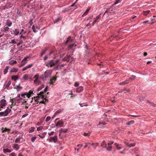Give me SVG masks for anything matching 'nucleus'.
<instances>
[{
    "instance_id": "nucleus-3",
    "label": "nucleus",
    "mask_w": 156,
    "mask_h": 156,
    "mask_svg": "<svg viewBox=\"0 0 156 156\" xmlns=\"http://www.w3.org/2000/svg\"><path fill=\"white\" fill-rule=\"evenodd\" d=\"M64 124V122L62 119H61L58 121L56 123V126L61 127L63 126Z\"/></svg>"
},
{
    "instance_id": "nucleus-64",
    "label": "nucleus",
    "mask_w": 156,
    "mask_h": 156,
    "mask_svg": "<svg viewBox=\"0 0 156 156\" xmlns=\"http://www.w3.org/2000/svg\"><path fill=\"white\" fill-rule=\"evenodd\" d=\"M79 83L77 82L75 83L74 85V86L76 87H78L79 86Z\"/></svg>"
},
{
    "instance_id": "nucleus-5",
    "label": "nucleus",
    "mask_w": 156,
    "mask_h": 156,
    "mask_svg": "<svg viewBox=\"0 0 156 156\" xmlns=\"http://www.w3.org/2000/svg\"><path fill=\"white\" fill-rule=\"evenodd\" d=\"M57 79L56 76H54L50 80L49 84L50 85H53L54 83L55 82Z\"/></svg>"
},
{
    "instance_id": "nucleus-50",
    "label": "nucleus",
    "mask_w": 156,
    "mask_h": 156,
    "mask_svg": "<svg viewBox=\"0 0 156 156\" xmlns=\"http://www.w3.org/2000/svg\"><path fill=\"white\" fill-rule=\"evenodd\" d=\"M20 41L17 44V46H19L20 44H22L23 43V42L22 41L23 40L20 39Z\"/></svg>"
},
{
    "instance_id": "nucleus-24",
    "label": "nucleus",
    "mask_w": 156,
    "mask_h": 156,
    "mask_svg": "<svg viewBox=\"0 0 156 156\" xmlns=\"http://www.w3.org/2000/svg\"><path fill=\"white\" fill-rule=\"evenodd\" d=\"M68 130V129H64L63 128H61L59 130L60 132H63L64 133H66Z\"/></svg>"
},
{
    "instance_id": "nucleus-25",
    "label": "nucleus",
    "mask_w": 156,
    "mask_h": 156,
    "mask_svg": "<svg viewBox=\"0 0 156 156\" xmlns=\"http://www.w3.org/2000/svg\"><path fill=\"white\" fill-rule=\"evenodd\" d=\"M49 74L47 72V71H46L44 74V76L45 77H48L49 76Z\"/></svg>"
},
{
    "instance_id": "nucleus-59",
    "label": "nucleus",
    "mask_w": 156,
    "mask_h": 156,
    "mask_svg": "<svg viewBox=\"0 0 156 156\" xmlns=\"http://www.w3.org/2000/svg\"><path fill=\"white\" fill-rule=\"evenodd\" d=\"M60 20V19L59 18H58L57 19H56L54 22V23H57L58 22L59 20Z\"/></svg>"
},
{
    "instance_id": "nucleus-46",
    "label": "nucleus",
    "mask_w": 156,
    "mask_h": 156,
    "mask_svg": "<svg viewBox=\"0 0 156 156\" xmlns=\"http://www.w3.org/2000/svg\"><path fill=\"white\" fill-rule=\"evenodd\" d=\"M43 128V127L42 126H41L37 127V131H39L42 129Z\"/></svg>"
},
{
    "instance_id": "nucleus-13",
    "label": "nucleus",
    "mask_w": 156,
    "mask_h": 156,
    "mask_svg": "<svg viewBox=\"0 0 156 156\" xmlns=\"http://www.w3.org/2000/svg\"><path fill=\"white\" fill-rule=\"evenodd\" d=\"M33 65L32 64H30V65H28L26 67L23 68L22 69V71H24L27 70L28 69L31 67H32V66H33Z\"/></svg>"
},
{
    "instance_id": "nucleus-17",
    "label": "nucleus",
    "mask_w": 156,
    "mask_h": 156,
    "mask_svg": "<svg viewBox=\"0 0 156 156\" xmlns=\"http://www.w3.org/2000/svg\"><path fill=\"white\" fill-rule=\"evenodd\" d=\"M90 8L89 7H88V9H87L86 10L85 12L83 13V14L82 15V16H84L86 15H87V13H88L89 10H90Z\"/></svg>"
},
{
    "instance_id": "nucleus-31",
    "label": "nucleus",
    "mask_w": 156,
    "mask_h": 156,
    "mask_svg": "<svg viewBox=\"0 0 156 156\" xmlns=\"http://www.w3.org/2000/svg\"><path fill=\"white\" fill-rule=\"evenodd\" d=\"M150 12V10H147L143 11V14L144 15L146 16Z\"/></svg>"
},
{
    "instance_id": "nucleus-23",
    "label": "nucleus",
    "mask_w": 156,
    "mask_h": 156,
    "mask_svg": "<svg viewBox=\"0 0 156 156\" xmlns=\"http://www.w3.org/2000/svg\"><path fill=\"white\" fill-rule=\"evenodd\" d=\"M46 98V95L45 98L43 99V100H44L45 101H44V100H43V101H41V102H40V103L44 104H45V102H48V100Z\"/></svg>"
},
{
    "instance_id": "nucleus-41",
    "label": "nucleus",
    "mask_w": 156,
    "mask_h": 156,
    "mask_svg": "<svg viewBox=\"0 0 156 156\" xmlns=\"http://www.w3.org/2000/svg\"><path fill=\"white\" fill-rule=\"evenodd\" d=\"M37 137L36 136H33L31 139V141L32 142H34V141H35V140L36 139Z\"/></svg>"
},
{
    "instance_id": "nucleus-52",
    "label": "nucleus",
    "mask_w": 156,
    "mask_h": 156,
    "mask_svg": "<svg viewBox=\"0 0 156 156\" xmlns=\"http://www.w3.org/2000/svg\"><path fill=\"white\" fill-rule=\"evenodd\" d=\"M10 43H11L12 44H15L16 43V42L15 39L12 40L11 41V42H10Z\"/></svg>"
},
{
    "instance_id": "nucleus-34",
    "label": "nucleus",
    "mask_w": 156,
    "mask_h": 156,
    "mask_svg": "<svg viewBox=\"0 0 156 156\" xmlns=\"http://www.w3.org/2000/svg\"><path fill=\"white\" fill-rule=\"evenodd\" d=\"M135 144H133H133H132V143H130V144L127 143V146H128L129 147H133V146H135Z\"/></svg>"
},
{
    "instance_id": "nucleus-7",
    "label": "nucleus",
    "mask_w": 156,
    "mask_h": 156,
    "mask_svg": "<svg viewBox=\"0 0 156 156\" xmlns=\"http://www.w3.org/2000/svg\"><path fill=\"white\" fill-rule=\"evenodd\" d=\"M6 102V100L4 99L0 101V105H1V107L2 108L3 106L5 105Z\"/></svg>"
},
{
    "instance_id": "nucleus-53",
    "label": "nucleus",
    "mask_w": 156,
    "mask_h": 156,
    "mask_svg": "<svg viewBox=\"0 0 156 156\" xmlns=\"http://www.w3.org/2000/svg\"><path fill=\"white\" fill-rule=\"evenodd\" d=\"M11 82L9 81L8 82V83L6 84V87L8 88L9 87L10 84H11Z\"/></svg>"
},
{
    "instance_id": "nucleus-21",
    "label": "nucleus",
    "mask_w": 156,
    "mask_h": 156,
    "mask_svg": "<svg viewBox=\"0 0 156 156\" xmlns=\"http://www.w3.org/2000/svg\"><path fill=\"white\" fill-rule=\"evenodd\" d=\"M19 78V77L17 76H12V79L14 81H16L18 80Z\"/></svg>"
},
{
    "instance_id": "nucleus-48",
    "label": "nucleus",
    "mask_w": 156,
    "mask_h": 156,
    "mask_svg": "<svg viewBox=\"0 0 156 156\" xmlns=\"http://www.w3.org/2000/svg\"><path fill=\"white\" fill-rule=\"evenodd\" d=\"M20 34L21 35V36H20L21 39L22 38H23L24 39L26 38L25 36H23V34H22V32L20 33Z\"/></svg>"
},
{
    "instance_id": "nucleus-9",
    "label": "nucleus",
    "mask_w": 156,
    "mask_h": 156,
    "mask_svg": "<svg viewBox=\"0 0 156 156\" xmlns=\"http://www.w3.org/2000/svg\"><path fill=\"white\" fill-rule=\"evenodd\" d=\"M28 58V57H26L22 60L21 65L20 66L24 65L27 63V59Z\"/></svg>"
},
{
    "instance_id": "nucleus-27",
    "label": "nucleus",
    "mask_w": 156,
    "mask_h": 156,
    "mask_svg": "<svg viewBox=\"0 0 156 156\" xmlns=\"http://www.w3.org/2000/svg\"><path fill=\"white\" fill-rule=\"evenodd\" d=\"M48 49V48H46L42 51L41 54V56H42L45 53V52Z\"/></svg>"
},
{
    "instance_id": "nucleus-40",
    "label": "nucleus",
    "mask_w": 156,
    "mask_h": 156,
    "mask_svg": "<svg viewBox=\"0 0 156 156\" xmlns=\"http://www.w3.org/2000/svg\"><path fill=\"white\" fill-rule=\"evenodd\" d=\"M11 152V151L8 149H4V153H6L7 152L10 153Z\"/></svg>"
},
{
    "instance_id": "nucleus-62",
    "label": "nucleus",
    "mask_w": 156,
    "mask_h": 156,
    "mask_svg": "<svg viewBox=\"0 0 156 156\" xmlns=\"http://www.w3.org/2000/svg\"><path fill=\"white\" fill-rule=\"evenodd\" d=\"M32 29L33 31L34 32H36V30H35V27H34V25H33L32 26Z\"/></svg>"
},
{
    "instance_id": "nucleus-18",
    "label": "nucleus",
    "mask_w": 156,
    "mask_h": 156,
    "mask_svg": "<svg viewBox=\"0 0 156 156\" xmlns=\"http://www.w3.org/2000/svg\"><path fill=\"white\" fill-rule=\"evenodd\" d=\"M100 15H98L96 17L95 19L94 20L93 22V23H92V25L93 26L94 24L97 21V20L98 19H99L100 18Z\"/></svg>"
},
{
    "instance_id": "nucleus-54",
    "label": "nucleus",
    "mask_w": 156,
    "mask_h": 156,
    "mask_svg": "<svg viewBox=\"0 0 156 156\" xmlns=\"http://www.w3.org/2000/svg\"><path fill=\"white\" fill-rule=\"evenodd\" d=\"M110 9H107L105 12L104 13V15H105V13H110L111 12H110Z\"/></svg>"
},
{
    "instance_id": "nucleus-19",
    "label": "nucleus",
    "mask_w": 156,
    "mask_h": 156,
    "mask_svg": "<svg viewBox=\"0 0 156 156\" xmlns=\"http://www.w3.org/2000/svg\"><path fill=\"white\" fill-rule=\"evenodd\" d=\"M13 148L16 151L18 150L19 149V147L17 144H14L13 146Z\"/></svg>"
},
{
    "instance_id": "nucleus-47",
    "label": "nucleus",
    "mask_w": 156,
    "mask_h": 156,
    "mask_svg": "<svg viewBox=\"0 0 156 156\" xmlns=\"http://www.w3.org/2000/svg\"><path fill=\"white\" fill-rule=\"evenodd\" d=\"M114 143L113 141H110L108 143V146H111V145L113 144Z\"/></svg>"
},
{
    "instance_id": "nucleus-42",
    "label": "nucleus",
    "mask_w": 156,
    "mask_h": 156,
    "mask_svg": "<svg viewBox=\"0 0 156 156\" xmlns=\"http://www.w3.org/2000/svg\"><path fill=\"white\" fill-rule=\"evenodd\" d=\"M9 28L8 27H5L3 29V31L4 32L8 31Z\"/></svg>"
},
{
    "instance_id": "nucleus-8",
    "label": "nucleus",
    "mask_w": 156,
    "mask_h": 156,
    "mask_svg": "<svg viewBox=\"0 0 156 156\" xmlns=\"http://www.w3.org/2000/svg\"><path fill=\"white\" fill-rule=\"evenodd\" d=\"M73 41V39H71V37L70 36H69L67 38V40L65 42V44H68V43H70L72 42Z\"/></svg>"
},
{
    "instance_id": "nucleus-58",
    "label": "nucleus",
    "mask_w": 156,
    "mask_h": 156,
    "mask_svg": "<svg viewBox=\"0 0 156 156\" xmlns=\"http://www.w3.org/2000/svg\"><path fill=\"white\" fill-rule=\"evenodd\" d=\"M38 76L39 75L38 74H37L34 76V78H35V79H39Z\"/></svg>"
},
{
    "instance_id": "nucleus-49",
    "label": "nucleus",
    "mask_w": 156,
    "mask_h": 156,
    "mask_svg": "<svg viewBox=\"0 0 156 156\" xmlns=\"http://www.w3.org/2000/svg\"><path fill=\"white\" fill-rule=\"evenodd\" d=\"M51 118L50 116H48L45 119V121L46 122L48 121L51 119Z\"/></svg>"
},
{
    "instance_id": "nucleus-63",
    "label": "nucleus",
    "mask_w": 156,
    "mask_h": 156,
    "mask_svg": "<svg viewBox=\"0 0 156 156\" xmlns=\"http://www.w3.org/2000/svg\"><path fill=\"white\" fill-rule=\"evenodd\" d=\"M10 155L11 156H16V154L14 152L11 153Z\"/></svg>"
},
{
    "instance_id": "nucleus-2",
    "label": "nucleus",
    "mask_w": 156,
    "mask_h": 156,
    "mask_svg": "<svg viewBox=\"0 0 156 156\" xmlns=\"http://www.w3.org/2000/svg\"><path fill=\"white\" fill-rule=\"evenodd\" d=\"M44 92H41L38 94H37L38 96L37 97H36V98H38V99L39 100L41 99H44L45 96L44 95Z\"/></svg>"
},
{
    "instance_id": "nucleus-55",
    "label": "nucleus",
    "mask_w": 156,
    "mask_h": 156,
    "mask_svg": "<svg viewBox=\"0 0 156 156\" xmlns=\"http://www.w3.org/2000/svg\"><path fill=\"white\" fill-rule=\"evenodd\" d=\"M34 101L36 102H37V103L38 102V101H39V100L38 99V98H36V97H34Z\"/></svg>"
},
{
    "instance_id": "nucleus-22",
    "label": "nucleus",
    "mask_w": 156,
    "mask_h": 156,
    "mask_svg": "<svg viewBox=\"0 0 156 156\" xmlns=\"http://www.w3.org/2000/svg\"><path fill=\"white\" fill-rule=\"evenodd\" d=\"M63 110H62V109H59L57 111H56V112L54 114V116H55L57 115H58V114H59V113H60L61 112H62V111Z\"/></svg>"
},
{
    "instance_id": "nucleus-10",
    "label": "nucleus",
    "mask_w": 156,
    "mask_h": 156,
    "mask_svg": "<svg viewBox=\"0 0 156 156\" xmlns=\"http://www.w3.org/2000/svg\"><path fill=\"white\" fill-rule=\"evenodd\" d=\"M11 111V110L10 109H7L5 111L3 112L4 116H7L8 114L10 113Z\"/></svg>"
},
{
    "instance_id": "nucleus-29",
    "label": "nucleus",
    "mask_w": 156,
    "mask_h": 156,
    "mask_svg": "<svg viewBox=\"0 0 156 156\" xmlns=\"http://www.w3.org/2000/svg\"><path fill=\"white\" fill-rule=\"evenodd\" d=\"M9 68V67L8 66H6V68L4 70V74H5L7 72H8V69Z\"/></svg>"
},
{
    "instance_id": "nucleus-20",
    "label": "nucleus",
    "mask_w": 156,
    "mask_h": 156,
    "mask_svg": "<svg viewBox=\"0 0 156 156\" xmlns=\"http://www.w3.org/2000/svg\"><path fill=\"white\" fill-rule=\"evenodd\" d=\"M83 87H80L77 88L76 89V91L78 92H80L82 91L83 90Z\"/></svg>"
},
{
    "instance_id": "nucleus-14",
    "label": "nucleus",
    "mask_w": 156,
    "mask_h": 156,
    "mask_svg": "<svg viewBox=\"0 0 156 156\" xmlns=\"http://www.w3.org/2000/svg\"><path fill=\"white\" fill-rule=\"evenodd\" d=\"M107 144L105 141H103L101 143V146L105 148L107 147Z\"/></svg>"
},
{
    "instance_id": "nucleus-6",
    "label": "nucleus",
    "mask_w": 156,
    "mask_h": 156,
    "mask_svg": "<svg viewBox=\"0 0 156 156\" xmlns=\"http://www.w3.org/2000/svg\"><path fill=\"white\" fill-rule=\"evenodd\" d=\"M10 102H11L12 104L10 106L11 108H12V107L15 105L16 104V99L15 98H13L11 99L10 100Z\"/></svg>"
},
{
    "instance_id": "nucleus-44",
    "label": "nucleus",
    "mask_w": 156,
    "mask_h": 156,
    "mask_svg": "<svg viewBox=\"0 0 156 156\" xmlns=\"http://www.w3.org/2000/svg\"><path fill=\"white\" fill-rule=\"evenodd\" d=\"M147 103H149L150 104L151 106L153 107H155L156 106V105L154 104V103H150L149 101H147Z\"/></svg>"
},
{
    "instance_id": "nucleus-26",
    "label": "nucleus",
    "mask_w": 156,
    "mask_h": 156,
    "mask_svg": "<svg viewBox=\"0 0 156 156\" xmlns=\"http://www.w3.org/2000/svg\"><path fill=\"white\" fill-rule=\"evenodd\" d=\"M18 71V69L16 68H13L11 69V72H16Z\"/></svg>"
},
{
    "instance_id": "nucleus-4",
    "label": "nucleus",
    "mask_w": 156,
    "mask_h": 156,
    "mask_svg": "<svg viewBox=\"0 0 156 156\" xmlns=\"http://www.w3.org/2000/svg\"><path fill=\"white\" fill-rule=\"evenodd\" d=\"M57 136L56 135L53 137H51L49 139V142H51L53 141L54 143H56L57 141Z\"/></svg>"
},
{
    "instance_id": "nucleus-39",
    "label": "nucleus",
    "mask_w": 156,
    "mask_h": 156,
    "mask_svg": "<svg viewBox=\"0 0 156 156\" xmlns=\"http://www.w3.org/2000/svg\"><path fill=\"white\" fill-rule=\"evenodd\" d=\"M70 57L69 56V55H67L65 57V59L67 61H70Z\"/></svg>"
},
{
    "instance_id": "nucleus-43",
    "label": "nucleus",
    "mask_w": 156,
    "mask_h": 156,
    "mask_svg": "<svg viewBox=\"0 0 156 156\" xmlns=\"http://www.w3.org/2000/svg\"><path fill=\"white\" fill-rule=\"evenodd\" d=\"M107 147L106 150L108 151H111L112 148V146H108V147Z\"/></svg>"
},
{
    "instance_id": "nucleus-1",
    "label": "nucleus",
    "mask_w": 156,
    "mask_h": 156,
    "mask_svg": "<svg viewBox=\"0 0 156 156\" xmlns=\"http://www.w3.org/2000/svg\"><path fill=\"white\" fill-rule=\"evenodd\" d=\"M60 60L58 59L56 60H51L45 63V66L47 67H51L54 66H56V69H58L59 66V62Z\"/></svg>"
},
{
    "instance_id": "nucleus-61",
    "label": "nucleus",
    "mask_w": 156,
    "mask_h": 156,
    "mask_svg": "<svg viewBox=\"0 0 156 156\" xmlns=\"http://www.w3.org/2000/svg\"><path fill=\"white\" fill-rule=\"evenodd\" d=\"M123 90V91H124V93H126L127 92H129V89H124V90Z\"/></svg>"
},
{
    "instance_id": "nucleus-45",
    "label": "nucleus",
    "mask_w": 156,
    "mask_h": 156,
    "mask_svg": "<svg viewBox=\"0 0 156 156\" xmlns=\"http://www.w3.org/2000/svg\"><path fill=\"white\" fill-rule=\"evenodd\" d=\"M22 88V87L19 85L16 86V89L18 91H19Z\"/></svg>"
},
{
    "instance_id": "nucleus-51",
    "label": "nucleus",
    "mask_w": 156,
    "mask_h": 156,
    "mask_svg": "<svg viewBox=\"0 0 156 156\" xmlns=\"http://www.w3.org/2000/svg\"><path fill=\"white\" fill-rule=\"evenodd\" d=\"M34 129H35L34 127H31L30 128L31 129L29 131V133L32 132L34 131Z\"/></svg>"
},
{
    "instance_id": "nucleus-33",
    "label": "nucleus",
    "mask_w": 156,
    "mask_h": 156,
    "mask_svg": "<svg viewBox=\"0 0 156 156\" xmlns=\"http://www.w3.org/2000/svg\"><path fill=\"white\" fill-rule=\"evenodd\" d=\"M34 83H35L37 84V85L40 83L39 79H35L34 80Z\"/></svg>"
},
{
    "instance_id": "nucleus-11",
    "label": "nucleus",
    "mask_w": 156,
    "mask_h": 156,
    "mask_svg": "<svg viewBox=\"0 0 156 156\" xmlns=\"http://www.w3.org/2000/svg\"><path fill=\"white\" fill-rule=\"evenodd\" d=\"M24 80H27L29 79H31V78L29 75L27 74L24 75L23 77Z\"/></svg>"
},
{
    "instance_id": "nucleus-12",
    "label": "nucleus",
    "mask_w": 156,
    "mask_h": 156,
    "mask_svg": "<svg viewBox=\"0 0 156 156\" xmlns=\"http://www.w3.org/2000/svg\"><path fill=\"white\" fill-rule=\"evenodd\" d=\"M1 130L2 131V133H4V132H7L8 133H9L10 131V129L7 128L6 127L5 128L2 127V128Z\"/></svg>"
},
{
    "instance_id": "nucleus-38",
    "label": "nucleus",
    "mask_w": 156,
    "mask_h": 156,
    "mask_svg": "<svg viewBox=\"0 0 156 156\" xmlns=\"http://www.w3.org/2000/svg\"><path fill=\"white\" fill-rule=\"evenodd\" d=\"M134 122V120H131L130 121L126 123V124L127 125H130L131 124H133Z\"/></svg>"
},
{
    "instance_id": "nucleus-28",
    "label": "nucleus",
    "mask_w": 156,
    "mask_h": 156,
    "mask_svg": "<svg viewBox=\"0 0 156 156\" xmlns=\"http://www.w3.org/2000/svg\"><path fill=\"white\" fill-rule=\"evenodd\" d=\"M128 80H126L124 81H123L121 83H119V84L120 85H124L128 83Z\"/></svg>"
},
{
    "instance_id": "nucleus-32",
    "label": "nucleus",
    "mask_w": 156,
    "mask_h": 156,
    "mask_svg": "<svg viewBox=\"0 0 156 156\" xmlns=\"http://www.w3.org/2000/svg\"><path fill=\"white\" fill-rule=\"evenodd\" d=\"M114 144L115 145L116 148L118 150H120L122 148V147L119 146V144L116 143H115Z\"/></svg>"
},
{
    "instance_id": "nucleus-36",
    "label": "nucleus",
    "mask_w": 156,
    "mask_h": 156,
    "mask_svg": "<svg viewBox=\"0 0 156 156\" xmlns=\"http://www.w3.org/2000/svg\"><path fill=\"white\" fill-rule=\"evenodd\" d=\"M20 138L18 137L15 140V142L16 143H20Z\"/></svg>"
},
{
    "instance_id": "nucleus-56",
    "label": "nucleus",
    "mask_w": 156,
    "mask_h": 156,
    "mask_svg": "<svg viewBox=\"0 0 156 156\" xmlns=\"http://www.w3.org/2000/svg\"><path fill=\"white\" fill-rule=\"evenodd\" d=\"M121 0H116L115 2L114 3V4H116L121 2Z\"/></svg>"
},
{
    "instance_id": "nucleus-15",
    "label": "nucleus",
    "mask_w": 156,
    "mask_h": 156,
    "mask_svg": "<svg viewBox=\"0 0 156 156\" xmlns=\"http://www.w3.org/2000/svg\"><path fill=\"white\" fill-rule=\"evenodd\" d=\"M6 24L9 27L11 26L12 25V22L9 20H7L6 23Z\"/></svg>"
},
{
    "instance_id": "nucleus-35",
    "label": "nucleus",
    "mask_w": 156,
    "mask_h": 156,
    "mask_svg": "<svg viewBox=\"0 0 156 156\" xmlns=\"http://www.w3.org/2000/svg\"><path fill=\"white\" fill-rule=\"evenodd\" d=\"M13 32L14 34L17 35L19 33V31L18 29H16L15 30L13 31Z\"/></svg>"
},
{
    "instance_id": "nucleus-57",
    "label": "nucleus",
    "mask_w": 156,
    "mask_h": 156,
    "mask_svg": "<svg viewBox=\"0 0 156 156\" xmlns=\"http://www.w3.org/2000/svg\"><path fill=\"white\" fill-rule=\"evenodd\" d=\"M54 133V131H52L51 132H49L48 133V134L49 136H51L53 135Z\"/></svg>"
},
{
    "instance_id": "nucleus-16",
    "label": "nucleus",
    "mask_w": 156,
    "mask_h": 156,
    "mask_svg": "<svg viewBox=\"0 0 156 156\" xmlns=\"http://www.w3.org/2000/svg\"><path fill=\"white\" fill-rule=\"evenodd\" d=\"M33 93V91L32 90H30L29 91V92L26 94L27 97H28V98H29L31 96V94H32Z\"/></svg>"
},
{
    "instance_id": "nucleus-60",
    "label": "nucleus",
    "mask_w": 156,
    "mask_h": 156,
    "mask_svg": "<svg viewBox=\"0 0 156 156\" xmlns=\"http://www.w3.org/2000/svg\"><path fill=\"white\" fill-rule=\"evenodd\" d=\"M83 135L84 136H90V134L89 133H83Z\"/></svg>"
},
{
    "instance_id": "nucleus-37",
    "label": "nucleus",
    "mask_w": 156,
    "mask_h": 156,
    "mask_svg": "<svg viewBox=\"0 0 156 156\" xmlns=\"http://www.w3.org/2000/svg\"><path fill=\"white\" fill-rule=\"evenodd\" d=\"M17 63V62L16 61L11 60L9 62V64L11 65H13V64H16Z\"/></svg>"
},
{
    "instance_id": "nucleus-30",
    "label": "nucleus",
    "mask_w": 156,
    "mask_h": 156,
    "mask_svg": "<svg viewBox=\"0 0 156 156\" xmlns=\"http://www.w3.org/2000/svg\"><path fill=\"white\" fill-rule=\"evenodd\" d=\"M74 46H75V47L76 46V44H71L69 45V46L68 47V49H72Z\"/></svg>"
}]
</instances>
